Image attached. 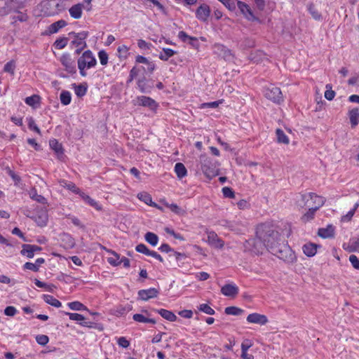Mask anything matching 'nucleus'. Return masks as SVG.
Masks as SVG:
<instances>
[{
  "instance_id": "obj_1",
  "label": "nucleus",
  "mask_w": 359,
  "mask_h": 359,
  "mask_svg": "<svg viewBox=\"0 0 359 359\" xmlns=\"http://www.w3.org/2000/svg\"><path fill=\"white\" fill-rule=\"evenodd\" d=\"M256 233L264 241L265 248L271 252L269 245H277L283 241L280 233L272 226L261 224L257 228Z\"/></svg>"
},
{
  "instance_id": "obj_2",
  "label": "nucleus",
  "mask_w": 359,
  "mask_h": 359,
  "mask_svg": "<svg viewBox=\"0 0 359 359\" xmlns=\"http://www.w3.org/2000/svg\"><path fill=\"white\" fill-rule=\"evenodd\" d=\"M271 253L286 263L291 264L296 261V256L290 247L283 240L277 245H269Z\"/></svg>"
},
{
  "instance_id": "obj_3",
  "label": "nucleus",
  "mask_w": 359,
  "mask_h": 359,
  "mask_svg": "<svg viewBox=\"0 0 359 359\" xmlns=\"http://www.w3.org/2000/svg\"><path fill=\"white\" fill-rule=\"evenodd\" d=\"M97 61L92 52L89 50L83 52L82 55L78 59V68L80 74L82 76H86V69H90L96 65Z\"/></svg>"
},
{
  "instance_id": "obj_4",
  "label": "nucleus",
  "mask_w": 359,
  "mask_h": 359,
  "mask_svg": "<svg viewBox=\"0 0 359 359\" xmlns=\"http://www.w3.org/2000/svg\"><path fill=\"white\" fill-rule=\"evenodd\" d=\"M243 247L245 251L250 252L255 255L262 254L266 248L264 241L257 236V234L256 238L246 241Z\"/></svg>"
},
{
  "instance_id": "obj_5",
  "label": "nucleus",
  "mask_w": 359,
  "mask_h": 359,
  "mask_svg": "<svg viewBox=\"0 0 359 359\" xmlns=\"http://www.w3.org/2000/svg\"><path fill=\"white\" fill-rule=\"evenodd\" d=\"M317 198L323 197L314 193L301 194L297 196L296 203L300 208H314Z\"/></svg>"
},
{
  "instance_id": "obj_6",
  "label": "nucleus",
  "mask_w": 359,
  "mask_h": 359,
  "mask_svg": "<svg viewBox=\"0 0 359 359\" xmlns=\"http://www.w3.org/2000/svg\"><path fill=\"white\" fill-rule=\"evenodd\" d=\"M69 35L74 37V40H72L71 43L72 46H74L76 48L75 51L76 54H80L82 50H83L87 46L86 39L88 36V32H81L79 33L72 32L69 34Z\"/></svg>"
},
{
  "instance_id": "obj_7",
  "label": "nucleus",
  "mask_w": 359,
  "mask_h": 359,
  "mask_svg": "<svg viewBox=\"0 0 359 359\" xmlns=\"http://www.w3.org/2000/svg\"><path fill=\"white\" fill-rule=\"evenodd\" d=\"M265 97L275 103H280L283 100V95L280 89L274 86H270L264 92Z\"/></svg>"
},
{
  "instance_id": "obj_8",
  "label": "nucleus",
  "mask_w": 359,
  "mask_h": 359,
  "mask_svg": "<svg viewBox=\"0 0 359 359\" xmlns=\"http://www.w3.org/2000/svg\"><path fill=\"white\" fill-rule=\"evenodd\" d=\"M60 61L61 62L62 65L64 66L65 69L69 74H74L76 72L75 62L72 59L69 54H68V53L63 54L61 56Z\"/></svg>"
},
{
  "instance_id": "obj_9",
  "label": "nucleus",
  "mask_w": 359,
  "mask_h": 359,
  "mask_svg": "<svg viewBox=\"0 0 359 359\" xmlns=\"http://www.w3.org/2000/svg\"><path fill=\"white\" fill-rule=\"evenodd\" d=\"M316 199L315 208L309 209V210L302 216V219L303 222H306L311 220L313 218L316 212L322 207L325 202L324 198H317Z\"/></svg>"
},
{
  "instance_id": "obj_10",
  "label": "nucleus",
  "mask_w": 359,
  "mask_h": 359,
  "mask_svg": "<svg viewBox=\"0 0 359 359\" xmlns=\"http://www.w3.org/2000/svg\"><path fill=\"white\" fill-rule=\"evenodd\" d=\"M206 233L208 234L207 242L209 245L219 249L224 247V241L218 237L217 234L215 231H207Z\"/></svg>"
},
{
  "instance_id": "obj_11",
  "label": "nucleus",
  "mask_w": 359,
  "mask_h": 359,
  "mask_svg": "<svg viewBox=\"0 0 359 359\" xmlns=\"http://www.w3.org/2000/svg\"><path fill=\"white\" fill-rule=\"evenodd\" d=\"M159 294V291L154 287L140 290L138 292V298L142 301H148L150 299L156 298Z\"/></svg>"
},
{
  "instance_id": "obj_12",
  "label": "nucleus",
  "mask_w": 359,
  "mask_h": 359,
  "mask_svg": "<svg viewBox=\"0 0 359 359\" xmlns=\"http://www.w3.org/2000/svg\"><path fill=\"white\" fill-rule=\"evenodd\" d=\"M246 320L250 323L258 324L260 325H266L269 321L266 316L258 313L249 314Z\"/></svg>"
},
{
  "instance_id": "obj_13",
  "label": "nucleus",
  "mask_w": 359,
  "mask_h": 359,
  "mask_svg": "<svg viewBox=\"0 0 359 359\" xmlns=\"http://www.w3.org/2000/svg\"><path fill=\"white\" fill-rule=\"evenodd\" d=\"M239 289L234 283H228L221 288V292L224 296L234 298L238 294Z\"/></svg>"
},
{
  "instance_id": "obj_14",
  "label": "nucleus",
  "mask_w": 359,
  "mask_h": 359,
  "mask_svg": "<svg viewBox=\"0 0 359 359\" xmlns=\"http://www.w3.org/2000/svg\"><path fill=\"white\" fill-rule=\"evenodd\" d=\"M214 51L225 60H231L233 57L231 50L222 44L215 45Z\"/></svg>"
},
{
  "instance_id": "obj_15",
  "label": "nucleus",
  "mask_w": 359,
  "mask_h": 359,
  "mask_svg": "<svg viewBox=\"0 0 359 359\" xmlns=\"http://www.w3.org/2000/svg\"><path fill=\"white\" fill-rule=\"evenodd\" d=\"M137 103L139 105L147 107L151 110H155L158 107V104L156 102L149 97H137Z\"/></svg>"
},
{
  "instance_id": "obj_16",
  "label": "nucleus",
  "mask_w": 359,
  "mask_h": 359,
  "mask_svg": "<svg viewBox=\"0 0 359 359\" xmlns=\"http://www.w3.org/2000/svg\"><path fill=\"white\" fill-rule=\"evenodd\" d=\"M42 248L38 245L24 244L21 250L22 255L27 256L28 258H32L34 255V252H39Z\"/></svg>"
},
{
  "instance_id": "obj_17",
  "label": "nucleus",
  "mask_w": 359,
  "mask_h": 359,
  "mask_svg": "<svg viewBox=\"0 0 359 359\" xmlns=\"http://www.w3.org/2000/svg\"><path fill=\"white\" fill-rule=\"evenodd\" d=\"M34 220L38 226L41 227L46 226L48 220L47 210L46 209H41V210L38 211L36 216L34 217Z\"/></svg>"
},
{
  "instance_id": "obj_18",
  "label": "nucleus",
  "mask_w": 359,
  "mask_h": 359,
  "mask_svg": "<svg viewBox=\"0 0 359 359\" xmlns=\"http://www.w3.org/2000/svg\"><path fill=\"white\" fill-rule=\"evenodd\" d=\"M210 13V7L207 4L201 5L196 10V14L198 20L206 21Z\"/></svg>"
},
{
  "instance_id": "obj_19",
  "label": "nucleus",
  "mask_w": 359,
  "mask_h": 359,
  "mask_svg": "<svg viewBox=\"0 0 359 359\" xmlns=\"http://www.w3.org/2000/svg\"><path fill=\"white\" fill-rule=\"evenodd\" d=\"M67 25L64 20H60L50 25L46 29V34H53L57 33L60 29L65 27Z\"/></svg>"
},
{
  "instance_id": "obj_20",
  "label": "nucleus",
  "mask_w": 359,
  "mask_h": 359,
  "mask_svg": "<svg viewBox=\"0 0 359 359\" xmlns=\"http://www.w3.org/2000/svg\"><path fill=\"white\" fill-rule=\"evenodd\" d=\"M238 7L245 17L249 20H255L256 18L254 16L252 11L248 4L242 1H238Z\"/></svg>"
},
{
  "instance_id": "obj_21",
  "label": "nucleus",
  "mask_w": 359,
  "mask_h": 359,
  "mask_svg": "<svg viewBox=\"0 0 359 359\" xmlns=\"http://www.w3.org/2000/svg\"><path fill=\"white\" fill-rule=\"evenodd\" d=\"M334 234V227L329 224L326 228H320L318 229V235L323 238H332Z\"/></svg>"
},
{
  "instance_id": "obj_22",
  "label": "nucleus",
  "mask_w": 359,
  "mask_h": 359,
  "mask_svg": "<svg viewBox=\"0 0 359 359\" xmlns=\"http://www.w3.org/2000/svg\"><path fill=\"white\" fill-rule=\"evenodd\" d=\"M348 117L352 128H355L359 123V108H353L348 111Z\"/></svg>"
},
{
  "instance_id": "obj_23",
  "label": "nucleus",
  "mask_w": 359,
  "mask_h": 359,
  "mask_svg": "<svg viewBox=\"0 0 359 359\" xmlns=\"http://www.w3.org/2000/svg\"><path fill=\"white\" fill-rule=\"evenodd\" d=\"M83 5L82 4H77L72 6L69 9V12L72 18L74 19H79L82 15V8Z\"/></svg>"
},
{
  "instance_id": "obj_24",
  "label": "nucleus",
  "mask_w": 359,
  "mask_h": 359,
  "mask_svg": "<svg viewBox=\"0 0 359 359\" xmlns=\"http://www.w3.org/2000/svg\"><path fill=\"white\" fill-rule=\"evenodd\" d=\"M50 147L55 151V154L57 155L58 158L62 156L64 151L62 147V144L58 142V141L55 139L50 140L49 141Z\"/></svg>"
},
{
  "instance_id": "obj_25",
  "label": "nucleus",
  "mask_w": 359,
  "mask_h": 359,
  "mask_svg": "<svg viewBox=\"0 0 359 359\" xmlns=\"http://www.w3.org/2000/svg\"><path fill=\"white\" fill-rule=\"evenodd\" d=\"M155 311L159 313L163 318L170 322H175L177 320V316L170 311L161 309L155 310Z\"/></svg>"
},
{
  "instance_id": "obj_26",
  "label": "nucleus",
  "mask_w": 359,
  "mask_h": 359,
  "mask_svg": "<svg viewBox=\"0 0 359 359\" xmlns=\"http://www.w3.org/2000/svg\"><path fill=\"white\" fill-rule=\"evenodd\" d=\"M204 175L209 179H212L217 175V171L215 168H212L206 163H203L201 166Z\"/></svg>"
},
{
  "instance_id": "obj_27",
  "label": "nucleus",
  "mask_w": 359,
  "mask_h": 359,
  "mask_svg": "<svg viewBox=\"0 0 359 359\" xmlns=\"http://www.w3.org/2000/svg\"><path fill=\"white\" fill-rule=\"evenodd\" d=\"M318 245L313 243L305 244L302 249L304 253L308 257H313L316 254Z\"/></svg>"
},
{
  "instance_id": "obj_28",
  "label": "nucleus",
  "mask_w": 359,
  "mask_h": 359,
  "mask_svg": "<svg viewBox=\"0 0 359 359\" xmlns=\"http://www.w3.org/2000/svg\"><path fill=\"white\" fill-rule=\"evenodd\" d=\"M11 0H0V15H7L11 9Z\"/></svg>"
},
{
  "instance_id": "obj_29",
  "label": "nucleus",
  "mask_w": 359,
  "mask_h": 359,
  "mask_svg": "<svg viewBox=\"0 0 359 359\" xmlns=\"http://www.w3.org/2000/svg\"><path fill=\"white\" fill-rule=\"evenodd\" d=\"M137 196L140 201L144 202L146 204L161 210V208L160 207H158L156 203L152 201L151 196L149 194H148L147 193H140L138 194Z\"/></svg>"
},
{
  "instance_id": "obj_30",
  "label": "nucleus",
  "mask_w": 359,
  "mask_h": 359,
  "mask_svg": "<svg viewBox=\"0 0 359 359\" xmlns=\"http://www.w3.org/2000/svg\"><path fill=\"white\" fill-rule=\"evenodd\" d=\"M176 52L171 48H164L160 53L158 57L163 61H167L170 57H172Z\"/></svg>"
},
{
  "instance_id": "obj_31",
  "label": "nucleus",
  "mask_w": 359,
  "mask_h": 359,
  "mask_svg": "<svg viewBox=\"0 0 359 359\" xmlns=\"http://www.w3.org/2000/svg\"><path fill=\"white\" fill-rule=\"evenodd\" d=\"M175 172H176L177 176L182 179L185 177L187 174V170L184 166V165L182 163H177L175 165Z\"/></svg>"
},
{
  "instance_id": "obj_32",
  "label": "nucleus",
  "mask_w": 359,
  "mask_h": 359,
  "mask_svg": "<svg viewBox=\"0 0 359 359\" xmlns=\"http://www.w3.org/2000/svg\"><path fill=\"white\" fill-rule=\"evenodd\" d=\"M133 319L139 323H152L155 324L156 323V320L154 318H149L143 316L142 314L140 313H135L133 316Z\"/></svg>"
},
{
  "instance_id": "obj_33",
  "label": "nucleus",
  "mask_w": 359,
  "mask_h": 359,
  "mask_svg": "<svg viewBox=\"0 0 359 359\" xmlns=\"http://www.w3.org/2000/svg\"><path fill=\"white\" fill-rule=\"evenodd\" d=\"M43 299L45 301V302L54 307L59 308L62 306L61 302L51 295L44 294L43 296Z\"/></svg>"
},
{
  "instance_id": "obj_34",
  "label": "nucleus",
  "mask_w": 359,
  "mask_h": 359,
  "mask_svg": "<svg viewBox=\"0 0 359 359\" xmlns=\"http://www.w3.org/2000/svg\"><path fill=\"white\" fill-rule=\"evenodd\" d=\"M277 137V142L285 144H288L290 142L289 138L285 134V133L280 128H277L276 130Z\"/></svg>"
},
{
  "instance_id": "obj_35",
  "label": "nucleus",
  "mask_w": 359,
  "mask_h": 359,
  "mask_svg": "<svg viewBox=\"0 0 359 359\" xmlns=\"http://www.w3.org/2000/svg\"><path fill=\"white\" fill-rule=\"evenodd\" d=\"M29 197L32 199L37 201L38 203H40L41 204H46L47 203V200L46 199V198H44L41 195L38 194L36 192V190L35 189H32L29 191Z\"/></svg>"
},
{
  "instance_id": "obj_36",
  "label": "nucleus",
  "mask_w": 359,
  "mask_h": 359,
  "mask_svg": "<svg viewBox=\"0 0 359 359\" xmlns=\"http://www.w3.org/2000/svg\"><path fill=\"white\" fill-rule=\"evenodd\" d=\"M358 207H359V201L355 203L353 209H351L350 211H348L347 212V214H346L345 215L341 217V222H348L351 221Z\"/></svg>"
},
{
  "instance_id": "obj_37",
  "label": "nucleus",
  "mask_w": 359,
  "mask_h": 359,
  "mask_svg": "<svg viewBox=\"0 0 359 359\" xmlns=\"http://www.w3.org/2000/svg\"><path fill=\"white\" fill-rule=\"evenodd\" d=\"M144 238L146 241L152 246H156L158 241V237L157 235L152 232H147L144 236Z\"/></svg>"
},
{
  "instance_id": "obj_38",
  "label": "nucleus",
  "mask_w": 359,
  "mask_h": 359,
  "mask_svg": "<svg viewBox=\"0 0 359 359\" xmlns=\"http://www.w3.org/2000/svg\"><path fill=\"white\" fill-rule=\"evenodd\" d=\"M81 197L88 203L90 206L95 208L96 210H101V207L98 205V203L93 198H91L89 196L85 194L84 193H79Z\"/></svg>"
},
{
  "instance_id": "obj_39",
  "label": "nucleus",
  "mask_w": 359,
  "mask_h": 359,
  "mask_svg": "<svg viewBox=\"0 0 359 359\" xmlns=\"http://www.w3.org/2000/svg\"><path fill=\"white\" fill-rule=\"evenodd\" d=\"M34 283L38 287L44 288L46 290L49 292H53L54 289L56 288V287L54 285L47 284L38 279L34 280Z\"/></svg>"
},
{
  "instance_id": "obj_40",
  "label": "nucleus",
  "mask_w": 359,
  "mask_h": 359,
  "mask_svg": "<svg viewBox=\"0 0 359 359\" xmlns=\"http://www.w3.org/2000/svg\"><path fill=\"white\" fill-rule=\"evenodd\" d=\"M59 183L63 187H65L67 188V189H69L71 190L72 191L74 192V193H76V194H79V189L76 187V185L72 183V182H69L68 183L66 180H60L59 181Z\"/></svg>"
},
{
  "instance_id": "obj_41",
  "label": "nucleus",
  "mask_w": 359,
  "mask_h": 359,
  "mask_svg": "<svg viewBox=\"0 0 359 359\" xmlns=\"http://www.w3.org/2000/svg\"><path fill=\"white\" fill-rule=\"evenodd\" d=\"M60 99L62 104L67 105L71 102V93L69 91L63 90L60 93Z\"/></svg>"
},
{
  "instance_id": "obj_42",
  "label": "nucleus",
  "mask_w": 359,
  "mask_h": 359,
  "mask_svg": "<svg viewBox=\"0 0 359 359\" xmlns=\"http://www.w3.org/2000/svg\"><path fill=\"white\" fill-rule=\"evenodd\" d=\"M308 11L315 20H320L321 19L320 13L315 8V6L313 4H309Z\"/></svg>"
},
{
  "instance_id": "obj_43",
  "label": "nucleus",
  "mask_w": 359,
  "mask_h": 359,
  "mask_svg": "<svg viewBox=\"0 0 359 359\" xmlns=\"http://www.w3.org/2000/svg\"><path fill=\"white\" fill-rule=\"evenodd\" d=\"M243 311L242 309L236 306H229L225 309V313L227 315L239 316Z\"/></svg>"
},
{
  "instance_id": "obj_44",
  "label": "nucleus",
  "mask_w": 359,
  "mask_h": 359,
  "mask_svg": "<svg viewBox=\"0 0 359 359\" xmlns=\"http://www.w3.org/2000/svg\"><path fill=\"white\" fill-rule=\"evenodd\" d=\"M15 69V62L14 60H11L8 62L4 67V71L5 72L9 73L11 75H14Z\"/></svg>"
},
{
  "instance_id": "obj_45",
  "label": "nucleus",
  "mask_w": 359,
  "mask_h": 359,
  "mask_svg": "<svg viewBox=\"0 0 359 359\" xmlns=\"http://www.w3.org/2000/svg\"><path fill=\"white\" fill-rule=\"evenodd\" d=\"M69 307L74 311L87 310V308L79 302H72L68 304Z\"/></svg>"
},
{
  "instance_id": "obj_46",
  "label": "nucleus",
  "mask_w": 359,
  "mask_h": 359,
  "mask_svg": "<svg viewBox=\"0 0 359 359\" xmlns=\"http://www.w3.org/2000/svg\"><path fill=\"white\" fill-rule=\"evenodd\" d=\"M67 42H68L67 38H66V37L59 38L55 41L54 46L57 49H62L67 46Z\"/></svg>"
},
{
  "instance_id": "obj_47",
  "label": "nucleus",
  "mask_w": 359,
  "mask_h": 359,
  "mask_svg": "<svg viewBox=\"0 0 359 359\" xmlns=\"http://www.w3.org/2000/svg\"><path fill=\"white\" fill-rule=\"evenodd\" d=\"M27 125L30 130L36 132L39 135L41 134L39 128L37 126L32 117L27 118Z\"/></svg>"
},
{
  "instance_id": "obj_48",
  "label": "nucleus",
  "mask_w": 359,
  "mask_h": 359,
  "mask_svg": "<svg viewBox=\"0 0 359 359\" xmlns=\"http://www.w3.org/2000/svg\"><path fill=\"white\" fill-rule=\"evenodd\" d=\"M164 205L168 208L172 212L177 214L182 215L184 211L176 204L175 203H168L167 202L164 203Z\"/></svg>"
},
{
  "instance_id": "obj_49",
  "label": "nucleus",
  "mask_w": 359,
  "mask_h": 359,
  "mask_svg": "<svg viewBox=\"0 0 359 359\" xmlns=\"http://www.w3.org/2000/svg\"><path fill=\"white\" fill-rule=\"evenodd\" d=\"M178 37L183 42H186L187 40H189V43L193 44L192 41H196V38L190 36L187 34L186 32L184 31H181L178 34Z\"/></svg>"
},
{
  "instance_id": "obj_50",
  "label": "nucleus",
  "mask_w": 359,
  "mask_h": 359,
  "mask_svg": "<svg viewBox=\"0 0 359 359\" xmlns=\"http://www.w3.org/2000/svg\"><path fill=\"white\" fill-rule=\"evenodd\" d=\"M198 310L208 315H214L215 310L207 304H202L198 306Z\"/></svg>"
},
{
  "instance_id": "obj_51",
  "label": "nucleus",
  "mask_w": 359,
  "mask_h": 359,
  "mask_svg": "<svg viewBox=\"0 0 359 359\" xmlns=\"http://www.w3.org/2000/svg\"><path fill=\"white\" fill-rule=\"evenodd\" d=\"M75 93L78 97H83L87 91V88L83 85L76 86L74 84Z\"/></svg>"
},
{
  "instance_id": "obj_52",
  "label": "nucleus",
  "mask_w": 359,
  "mask_h": 359,
  "mask_svg": "<svg viewBox=\"0 0 359 359\" xmlns=\"http://www.w3.org/2000/svg\"><path fill=\"white\" fill-rule=\"evenodd\" d=\"M326 90L325 92V97L328 100H332L335 96V92L332 90V86L330 84L326 85Z\"/></svg>"
},
{
  "instance_id": "obj_53",
  "label": "nucleus",
  "mask_w": 359,
  "mask_h": 359,
  "mask_svg": "<svg viewBox=\"0 0 359 359\" xmlns=\"http://www.w3.org/2000/svg\"><path fill=\"white\" fill-rule=\"evenodd\" d=\"M65 314L69 316V319L72 320L83 321L85 320L84 316L79 313L66 312Z\"/></svg>"
},
{
  "instance_id": "obj_54",
  "label": "nucleus",
  "mask_w": 359,
  "mask_h": 359,
  "mask_svg": "<svg viewBox=\"0 0 359 359\" xmlns=\"http://www.w3.org/2000/svg\"><path fill=\"white\" fill-rule=\"evenodd\" d=\"M98 57L102 65H106L108 62V55L104 50L98 53Z\"/></svg>"
},
{
  "instance_id": "obj_55",
  "label": "nucleus",
  "mask_w": 359,
  "mask_h": 359,
  "mask_svg": "<svg viewBox=\"0 0 359 359\" xmlns=\"http://www.w3.org/2000/svg\"><path fill=\"white\" fill-rule=\"evenodd\" d=\"M222 193L224 197L232 198L235 196V193L230 187H225L222 188Z\"/></svg>"
},
{
  "instance_id": "obj_56",
  "label": "nucleus",
  "mask_w": 359,
  "mask_h": 359,
  "mask_svg": "<svg viewBox=\"0 0 359 359\" xmlns=\"http://www.w3.org/2000/svg\"><path fill=\"white\" fill-rule=\"evenodd\" d=\"M136 250L138 252L143 253L146 255H149L151 250L144 245V244H139L135 248Z\"/></svg>"
},
{
  "instance_id": "obj_57",
  "label": "nucleus",
  "mask_w": 359,
  "mask_h": 359,
  "mask_svg": "<svg viewBox=\"0 0 359 359\" xmlns=\"http://www.w3.org/2000/svg\"><path fill=\"white\" fill-rule=\"evenodd\" d=\"M36 340L39 344L45 346L48 343L49 339L46 335L40 334L36 336Z\"/></svg>"
},
{
  "instance_id": "obj_58",
  "label": "nucleus",
  "mask_w": 359,
  "mask_h": 359,
  "mask_svg": "<svg viewBox=\"0 0 359 359\" xmlns=\"http://www.w3.org/2000/svg\"><path fill=\"white\" fill-rule=\"evenodd\" d=\"M113 254L116 257V258H114V257L108 258V262L112 266L120 265L121 264V262H120V260H119V255L114 252H113Z\"/></svg>"
},
{
  "instance_id": "obj_59",
  "label": "nucleus",
  "mask_w": 359,
  "mask_h": 359,
  "mask_svg": "<svg viewBox=\"0 0 359 359\" xmlns=\"http://www.w3.org/2000/svg\"><path fill=\"white\" fill-rule=\"evenodd\" d=\"M349 261L354 269L359 270V259L357 257L356 255H350Z\"/></svg>"
},
{
  "instance_id": "obj_60",
  "label": "nucleus",
  "mask_w": 359,
  "mask_h": 359,
  "mask_svg": "<svg viewBox=\"0 0 359 359\" xmlns=\"http://www.w3.org/2000/svg\"><path fill=\"white\" fill-rule=\"evenodd\" d=\"M39 101V96L32 95L25 99V103L29 106H34Z\"/></svg>"
},
{
  "instance_id": "obj_61",
  "label": "nucleus",
  "mask_w": 359,
  "mask_h": 359,
  "mask_svg": "<svg viewBox=\"0 0 359 359\" xmlns=\"http://www.w3.org/2000/svg\"><path fill=\"white\" fill-rule=\"evenodd\" d=\"M349 248L351 251H359V238L351 241Z\"/></svg>"
},
{
  "instance_id": "obj_62",
  "label": "nucleus",
  "mask_w": 359,
  "mask_h": 359,
  "mask_svg": "<svg viewBox=\"0 0 359 359\" xmlns=\"http://www.w3.org/2000/svg\"><path fill=\"white\" fill-rule=\"evenodd\" d=\"M137 86H138L140 90L142 93H148L149 92V89L146 86L145 79L139 80L137 82Z\"/></svg>"
},
{
  "instance_id": "obj_63",
  "label": "nucleus",
  "mask_w": 359,
  "mask_h": 359,
  "mask_svg": "<svg viewBox=\"0 0 359 359\" xmlns=\"http://www.w3.org/2000/svg\"><path fill=\"white\" fill-rule=\"evenodd\" d=\"M117 50H118V53L120 54L121 57H127L128 52V48L126 46L122 45V46H118Z\"/></svg>"
},
{
  "instance_id": "obj_64",
  "label": "nucleus",
  "mask_w": 359,
  "mask_h": 359,
  "mask_svg": "<svg viewBox=\"0 0 359 359\" xmlns=\"http://www.w3.org/2000/svg\"><path fill=\"white\" fill-rule=\"evenodd\" d=\"M17 313V310L14 306H7L4 310L5 315L8 316H13Z\"/></svg>"
}]
</instances>
